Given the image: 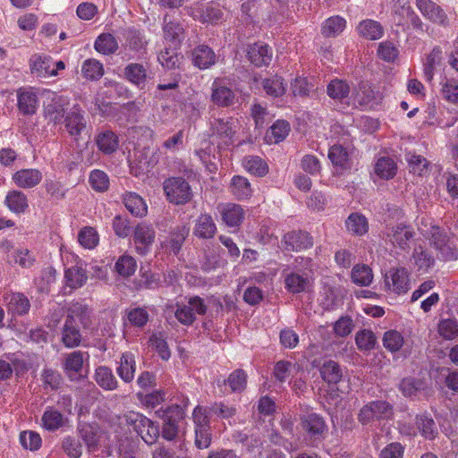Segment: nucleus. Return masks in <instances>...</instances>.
Instances as JSON below:
<instances>
[{
	"mask_svg": "<svg viewBox=\"0 0 458 458\" xmlns=\"http://www.w3.org/2000/svg\"><path fill=\"white\" fill-rule=\"evenodd\" d=\"M91 324L90 310L81 302H72L67 308V314L61 328V341L67 348H74L81 344L82 335L79 325L89 328Z\"/></svg>",
	"mask_w": 458,
	"mask_h": 458,
	"instance_id": "f257e3e1",
	"label": "nucleus"
},
{
	"mask_svg": "<svg viewBox=\"0 0 458 458\" xmlns=\"http://www.w3.org/2000/svg\"><path fill=\"white\" fill-rule=\"evenodd\" d=\"M418 230L431 242L440 259L445 260L457 259L458 250L453 240H451L443 229L434 224L430 217L421 216L418 218Z\"/></svg>",
	"mask_w": 458,
	"mask_h": 458,
	"instance_id": "f03ea898",
	"label": "nucleus"
},
{
	"mask_svg": "<svg viewBox=\"0 0 458 458\" xmlns=\"http://www.w3.org/2000/svg\"><path fill=\"white\" fill-rule=\"evenodd\" d=\"M123 420L147 445L155 444L160 436L158 424L141 413L129 411L123 415Z\"/></svg>",
	"mask_w": 458,
	"mask_h": 458,
	"instance_id": "7ed1b4c3",
	"label": "nucleus"
},
{
	"mask_svg": "<svg viewBox=\"0 0 458 458\" xmlns=\"http://www.w3.org/2000/svg\"><path fill=\"white\" fill-rule=\"evenodd\" d=\"M393 415V404L385 400H375L367 403L360 409L357 419L362 426H370L375 421L391 420Z\"/></svg>",
	"mask_w": 458,
	"mask_h": 458,
	"instance_id": "20e7f679",
	"label": "nucleus"
},
{
	"mask_svg": "<svg viewBox=\"0 0 458 458\" xmlns=\"http://www.w3.org/2000/svg\"><path fill=\"white\" fill-rule=\"evenodd\" d=\"M238 129V122L233 117L214 118L210 122V140L218 148H225L233 144V137Z\"/></svg>",
	"mask_w": 458,
	"mask_h": 458,
	"instance_id": "39448f33",
	"label": "nucleus"
},
{
	"mask_svg": "<svg viewBox=\"0 0 458 458\" xmlns=\"http://www.w3.org/2000/svg\"><path fill=\"white\" fill-rule=\"evenodd\" d=\"M156 413L163 420L162 437L167 441L174 440L179 432V423L185 415L184 408L179 404H172L157 411Z\"/></svg>",
	"mask_w": 458,
	"mask_h": 458,
	"instance_id": "423d86ee",
	"label": "nucleus"
},
{
	"mask_svg": "<svg viewBox=\"0 0 458 458\" xmlns=\"http://www.w3.org/2000/svg\"><path fill=\"white\" fill-rule=\"evenodd\" d=\"M208 310L204 300L199 296H191L186 303H176L174 316L183 326L190 327L196 320V315H205Z\"/></svg>",
	"mask_w": 458,
	"mask_h": 458,
	"instance_id": "0eeeda50",
	"label": "nucleus"
},
{
	"mask_svg": "<svg viewBox=\"0 0 458 458\" xmlns=\"http://www.w3.org/2000/svg\"><path fill=\"white\" fill-rule=\"evenodd\" d=\"M164 191L167 199L174 204L182 205L189 202L192 191L189 182L182 177H171L164 182Z\"/></svg>",
	"mask_w": 458,
	"mask_h": 458,
	"instance_id": "6e6552de",
	"label": "nucleus"
},
{
	"mask_svg": "<svg viewBox=\"0 0 458 458\" xmlns=\"http://www.w3.org/2000/svg\"><path fill=\"white\" fill-rule=\"evenodd\" d=\"M68 135L78 142L83 133L87 132L88 121L84 112L79 106H74L68 111L61 123Z\"/></svg>",
	"mask_w": 458,
	"mask_h": 458,
	"instance_id": "1a4fd4ad",
	"label": "nucleus"
},
{
	"mask_svg": "<svg viewBox=\"0 0 458 458\" xmlns=\"http://www.w3.org/2000/svg\"><path fill=\"white\" fill-rule=\"evenodd\" d=\"M301 426L307 436L317 445L324 440L327 433V426L322 416L311 412L301 417Z\"/></svg>",
	"mask_w": 458,
	"mask_h": 458,
	"instance_id": "9d476101",
	"label": "nucleus"
},
{
	"mask_svg": "<svg viewBox=\"0 0 458 458\" xmlns=\"http://www.w3.org/2000/svg\"><path fill=\"white\" fill-rule=\"evenodd\" d=\"M386 239L402 250H409L411 242L414 240L413 228L406 224L400 223L386 229Z\"/></svg>",
	"mask_w": 458,
	"mask_h": 458,
	"instance_id": "9b49d317",
	"label": "nucleus"
},
{
	"mask_svg": "<svg viewBox=\"0 0 458 458\" xmlns=\"http://www.w3.org/2000/svg\"><path fill=\"white\" fill-rule=\"evenodd\" d=\"M67 98L55 92L47 91V102L44 104L45 117L54 124H60L66 113Z\"/></svg>",
	"mask_w": 458,
	"mask_h": 458,
	"instance_id": "f8f14e48",
	"label": "nucleus"
},
{
	"mask_svg": "<svg viewBox=\"0 0 458 458\" xmlns=\"http://www.w3.org/2000/svg\"><path fill=\"white\" fill-rule=\"evenodd\" d=\"M211 101L220 107L235 104L236 93L225 79H215L211 86Z\"/></svg>",
	"mask_w": 458,
	"mask_h": 458,
	"instance_id": "ddd939ff",
	"label": "nucleus"
},
{
	"mask_svg": "<svg viewBox=\"0 0 458 458\" xmlns=\"http://www.w3.org/2000/svg\"><path fill=\"white\" fill-rule=\"evenodd\" d=\"M386 287L394 293H405L411 288L409 273L404 267L391 268L385 276Z\"/></svg>",
	"mask_w": 458,
	"mask_h": 458,
	"instance_id": "4468645a",
	"label": "nucleus"
},
{
	"mask_svg": "<svg viewBox=\"0 0 458 458\" xmlns=\"http://www.w3.org/2000/svg\"><path fill=\"white\" fill-rule=\"evenodd\" d=\"M287 267L282 272L285 290L292 294H299L308 292L310 287V280L307 274L288 271Z\"/></svg>",
	"mask_w": 458,
	"mask_h": 458,
	"instance_id": "2eb2a0df",
	"label": "nucleus"
},
{
	"mask_svg": "<svg viewBox=\"0 0 458 458\" xmlns=\"http://www.w3.org/2000/svg\"><path fill=\"white\" fill-rule=\"evenodd\" d=\"M156 233L152 225L146 223L139 224L134 230L133 241L137 253L146 255L155 241Z\"/></svg>",
	"mask_w": 458,
	"mask_h": 458,
	"instance_id": "dca6fc26",
	"label": "nucleus"
},
{
	"mask_svg": "<svg viewBox=\"0 0 458 458\" xmlns=\"http://www.w3.org/2000/svg\"><path fill=\"white\" fill-rule=\"evenodd\" d=\"M282 245L287 251H301L313 245V238L306 231H292L284 235Z\"/></svg>",
	"mask_w": 458,
	"mask_h": 458,
	"instance_id": "f3484780",
	"label": "nucleus"
},
{
	"mask_svg": "<svg viewBox=\"0 0 458 458\" xmlns=\"http://www.w3.org/2000/svg\"><path fill=\"white\" fill-rule=\"evenodd\" d=\"M192 64L199 70H207L214 66L217 62L215 51L206 44L196 46L191 54Z\"/></svg>",
	"mask_w": 458,
	"mask_h": 458,
	"instance_id": "a211bd4d",
	"label": "nucleus"
},
{
	"mask_svg": "<svg viewBox=\"0 0 458 458\" xmlns=\"http://www.w3.org/2000/svg\"><path fill=\"white\" fill-rule=\"evenodd\" d=\"M87 264L81 260H76L75 264L64 270L65 286L71 290L82 287L88 280Z\"/></svg>",
	"mask_w": 458,
	"mask_h": 458,
	"instance_id": "6ab92c4d",
	"label": "nucleus"
},
{
	"mask_svg": "<svg viewBox=\"0 0 458 458\" xmlns=\"http://www.w3.org/2000/svg\"><path fill=\"white\" fill-rule=\"evenodd\" d=\"M43 174L37 168H22L12 175L13 182L21 189L29 190L37 187L42 181Z\"/></svg>",
	"mask_w": 458,
	"mask_h": 458,
	"instance_id": "aec40b11",
	"label": "nucleus"
},
{
	"mask_svg": "<svg viewBox=\"0 0 458 458\" xmlns=\"http://www.w3.org/2000/svg\"><path fill=\"white\" fill-rule=\"evenodd\" d=\"M5 301L7 313L12 317V322L16 317L28 314L30 310V300L21 293H12L5 297Z\"/></svg>",
	"mask_w": 458,
	"mask_h": 458,
	"instance_id": "412c9836",
	"label": "nucleus"
},
{
	"mask_svg": "<svg viewBox=\"0 0 458 458\" xmlns=\"http://www.w3.org/2000/svg\"><path fill=\"white\" fill-rule=\"evenodd\" d=\"M416 6L421 14L430 21L442 26L447 25L448 20L445 13L431 0H416Z\"/></svg>",
	"mask_w": 458,
	"mask_h": 458,
	"instance_id": "4be33fe9",
	"label": "nucleus"
},
{
	"mask_svg": "<svg viewBox=\"0 0 458 458\" xmlns=\"http://www.w3.org/2000/svg\"><path fill=\"white\" fill-rule=\"evenodd\" d=\"M68 418L53 406H47L42 417L41 427L49 431L55 432L67 425Z\"/></svg>",
	"mask_w": 458,
	"mask_h": 458,
	"instance_id": "5701e85b",
	"label": "nucleus"
},
{
	"mask_svg": "<svg viewBox=\"0 0 458 458\" xmlns=\"http://www.w3.org/2000/svg\"><path fill=\"white\" fill-rule=\"evenodd\" d=\"M328 158L334 165L335 172L338 174H342L352 168L350 153L347 148L342 145H333L328 150Z\"/></svg>",
	"mask_w": 458,
	"mask_h": 458,
	"instance_id": "b1692460",
	"label": "nucleus"
},
{
	"mask_svg": "<svg viewBox=\"0 0 458 458\" xmlns=\"http://www.w3.org/2000/svg\"><path fill=\"white\" fill-rule=\"evenodd\" d=\"M247 56L257 67L267 66L272 60V50L267 44L259 42L249 47Z\"/></svg>",
	"mask_w": 458,
	"mask_h": 458,
	"instance_id": "393cba45",
	"label": "nucleus"
},
{
	"mask_svg": "<svg viewBox=\"0 0 458 458\" xmlns=\"http://www.w3.org/2000/svg\"><path fill=\"white\" fill-rule=\"evenodd\" d=\"M136 372L135 355L131 352H123L117 361L116 373L124 383H131Z\"/></svg>",
	"mask_w": 458,
	"mask_h": 458,
	"instance_id": "a878e982",
	"label": "nucleus"
},
{
	"mask_svg": "<svg viewBox=\"0 0 458 458\" xmlns=\"http://www.w3.org/2000/svg\"><path fill=\"white\" fill-rule=\"evenodd\" d=\"M29 64L32 74L43 78L55 77L54 70H50L53 64L52 57L46 55L34 54L30 58Z\"/></svg>",
	"mask_w": 458,
	"mask_h": 458,
	"instance_id": "bb28decb",
	"label": "nucleus"
},
{
	"mask_svg": "<svg viewBox=\"0 0 458 458\" xmlns=\"http://www.w3.org/2000/svg\"><path fill=\"white\" fill-rule=\"evenodd\" d=\"M415 424L417 433L419 432L426 439L433 440L438 435L437 424L427 411L416 415Z\"/></svg>",
	"mask_w": 458,
	"mask_h": 458,
	"instance_id": "cd10ccee",
	"label": "nucleus"
},
{
	"mask_svg": "<svg viewBox=\"0 0 458 458\" xmlns=\"http://www.w3.org/2000/svg\"><path fill=\"white\" fill-rule=\"evenodd\" d=\"M223 222L229 227H238L242 223L245 212L243 208L234 203H227L220 208Z\"/></svg>",
	"mask_w": 458,
	"mask_h": 458,
	"instance_id": "c85d7f7f",
	"label": "nucleus"
},
{
	"mask_svg": "<svg viewBox=\"0 0 458 458\" xmlns=\"http://www.w3.org/2000/svg\"><path fill=\"white\" fill-rule=\"evenodd\" d=\"M123 203L133 216L143 217L148 213V206L145 200L136 192H125L123 195Z\"/></svg>",
	"mask_w": 458,
	"mask_h": 458,
	"instance_id": "c756f323",
	"label": "nucleus"
},
{
	"mask_svg": "<svg viewBox=\"0 0 458 458\" xmlns=\"http://www.w3.org/2000/svg\"><path fill=\"white\" fill-rule=\"evenodd\" d=\"M216 233V225L210 215L201 214L195 221L193 234L199 239H211Z\"/></svg>",
	"mask_w": 458,
	"mask_h": 458,
	"instance_id": "7c9ffc66",
	"label": "nucleus"
},
{
	"mask_svg": "<svg viewBox=\"0 0 458 458\" xmlns=\"http://www.w3.org/2000/svg\"><path fill=\"white\" fill-rule=\"evenodd\" d=\"M443 61L442 49L439 47H434L426 56L423 64L424 78L428 81H431L435 73L441 68Z\"/></svg>",
	"mask_w": 458,
	"mask_h": 458,
	"instance_id": "2f4dec72",
	"label": "nucleus"
},
{
	"mask_svg": "<svg viewBox=\"0 0 458 458\" xmlns=\"http://www.w3.org/2000/svg\"><path fill=\"white\" fill-rule=\"evenodd\" d=\"M216 385L218 387L228 386L230 392L233 393H240L243 391L247 385V374L243 369H238L233 370L228 377L227 379H220L216 380Z\"/></svg>",
	"mask_w": 458,
	"mask_h": 458,
	"instance_id": "473e14b6",
	"label": "nucleus"
},
{
	"mask_svg": "<svg viewBox=\"0 0 458 458\" xmlns=\"http://www.w3.org/2000/svg\"><path fill=\"white\" fill-rule=\"evenodd\" d=\"M4 204L11 212L18 215L24 213L29 208L27 195L19 190L8 191Z\"/></svg>",
	"mask_w": 458,
	"mask_h": 458,
	"instance_id": "72a5a7b5",
	"label": "nucleus"
},
{
	"mask_svg": "<svg viewBox=\"0 0 458 458\" xmlns=\"http://www.w3.org/2000/svg\"><path fill=\"white\" fill-rule=\"evenodd\" d=\"M383 345L391 352L399 351L407 352L410 349V345L404 340L403 334L397 330H388L384 334Z\"/></svg>",
	"mask_w": 458,
	"mask_h": 458,
	"instance_id": "f704fd0d",
	"label": "nucleus"
},
{
	"mask_svg": "<svg viewBox=\"0 0 458 458\" xmlns=\"http://www.w3.org/2000/svg\"><path fill=\"white\" fill-rule=\"evenodd\" d=\"M124 77L131 84L143 89L147 82V70L141 64L131 63L124 68Z\"/></svg>",
	"mask_w": 458,
	"mask_h": 458,
	"instance_id": "c9c22d12",
	"label": "nucleus"
},
{
	"mask_svg": "<svg viewBox=\"0 0 458 458\" xmlns=\"http://www.w3.org/2000/svg\"><path fill=\"white\" fill-rule=\"evenodd\" d=\"M96 144L104 155H110L118 148L119 140L114 131L106 130L96 136Z\"/></svg>",
	"mask_w": 458,
	"mask_h": 458,
	"instance_id": "e433bc0d",
	"label": "nucleus"
},
{
	"mask_svg": "<svg viewBox=\"0 0 458 458\" xmlns=\"http://www.w3.org/2000/svg\"><path fill=\"white\" fill-rule=\"evenodd\" d=\"M78 432L81 440L85 443L89 451H95L98 448L99 436L98 427L94 424L80 422L78 424Z\"/></svg>",
	"mask_w": 458,
	"mask_h": 458,
	"instance_id": "4c0bfd02",
	"label": "nucleus"
},
{
	"mask_svg": "<svg viewBox=\"0 0 458 458\" xmlns=\"http://www.w3.org/2000/svg\"><path fill=\"white\" fill-rule=\"evenodd\" d=\"M38 106V99L31 89H23L18 92V108L26 115H32L36 113Z\"/></svg>",
	"mask_w": 458,
	"mask_h": 458,
	"instance_id": "58836bf2",
	"label": "nucleus"
},
{
	"mask_svg": "<svg viewBox=\"0 0 458 458\" xmlns=\"http://www.w3.org/2000/svg\"><path fill=\"white\" fill-rule=\"evenodd\" d=\"M321 378L329 386L337 385L343 377V370L335 360H326L319 368Z\"/></svg>",
	"mask_w": 458,
	"mask_h": 458,
	"instance_id": "ea45409f",
	"label": "nucleus"
},
{
	"mask_svg": "<svg viewBox=\"0 0 458 458\" xmlns=\"http://www.w3.org/2000/svg\"><path fill=\"white\" fill-rule=\"evenodd\" d=\"M351 91L348 82L342 79H333L327 85V96L335 102H342L349 97Z\"/></svg>",
	"mask_w": 458,
	"mask_h": 458,
	"instance_id": "a19ab883",
	"label": "nucleus"
},
{
	"mask_svg": "<svg viewBox=\"0 0 458 458\" xmlns=\"http://www.w3.org/2000/svg\"><path fill=\"white\" fill-rule=\"evenodd\" d=\"M347 231L352 235L362 236L369 231V222L367 217L358 212L349 215L345 220Z\"/></svg>",
	"mask_w": 458,
	"mask_h": 458,
	"instance_id": "79ce46f5",
	"label": "nucleus"
},
{
	"mask_svg": "<svg viewBox=\"0 0 458 458\" xmlns=\"http://www.w3.org/2000/svg\"><path fill=\"white\" fill-rule=\"evenodd\" d=\"M346 28V20L334 15L325 20L321 25V34L326 38H335Z\"/></svg>",
	"mask_w": 458,
	"mask_h": 458,
	"instance_id": "37998d69",
	"label": "nucleus"
},
{
	"mask_svg": "<svg viewBox=\"0 0 458 458\" xmlns=\"http://www.w3.org/2000/svg\"><path fill=\"white\" fill-rule=\"evenodd\" d=\"M374 172L380 179L390 180L396 174L397 165L394 158L381 157L375 163Z\"/></svg>",
	"mask_w": 458,
	"mask_h": 458,
	"instance_id": "c03bdc74",
	"label": "nucleus"
},
{
	"mask_svg": "<svg viewBox=\"0 0 458 458\" xmlns=\"http://www.w3.org/2000/svg\"><path fill=\"white\" fill-rule=\"evenodd\" d=\"M95 380L104 390L112 391L118 387V381L113 371L106 366H99L95 370Z\"/></svg>",
	"mask_w": 458,
	"mask_h": 458,
	"instance_id": "a18cd8bd",
	"label": "nucleus"
},
{
	"mask_svg": "<svg viewBox=\"0 0 458 458\" xmlns=\"http://www.w3.org/2000/svg\"><path fill=\"white\" fill-rule=\"evenodd\" d=\"M244 169L257 177H264L268 173L267 162L259 156H246L242 160Z\"/></svg>",
	"mask_w": 458,
	"mask_h": 458,
	"instance_id": "49530a36",
	"label": "nucleus"
},
{
	"mask_svg": "<svg viewBox=\"0 0 458 458\" xmlns=\"http://www.w3.org/2000/svg\"><path fill=\"white\" fill-rule=\"evenodd\" d=\"M359 34L369 40H377L383 36L384 29L382 25L374 20H364L357 27Z\"/></svg>",
	"mask_w": 458,
	"mask_h": 458,
	"instance_id": "de8ad7c7",
	"label": "nucleus"
},
{
	"mask_svg": "<svg viewBox=\"0 0 458 458\" xmlns=\"http://www.w3.org/2000/svg\"><path fill=\"white\" fill-rule=\"evenodd\" d=\"M231 191L239 200L249 199L252 195V188L249 180L241 175H234L231 181Z\"/></svg>",
	"mask_w": 458,
	"mask_h": 458,
	"instance_id": "09e8293b",
	"label": "nucleus"
},
{
	"mask_svg": "<svg viewBox=\"0 0 458 458\" xmlns=\"http://www.w3.org/2000/svg\"><path fill=\"white\" fill-rule=\"evenodd\" d=\"M96 51L102 55H112L118 49V42L111 33H101L95 40Z\"/></svg>",
	"mask_w": 458,
	"mask_h": 458,
	"instance_id": "8fccbe9b",
	"label": "nucleus"
},
{
	"mask_svg": "<svg viewBox=\"0 0 458 458\" xmlns=\"http://www.w3.org/2000/svg\"><path fill=\"white\" fill-rule=\"evenodd\" d=\"M125 47L131 51L139 52L145 48L147 40L142 31L135 28H128L124 33Z\"/></svg>",
	"mask_w": 458,
	"mask_h": 458,
	"instance_id": "3c124183",
	"label": "nucleus"
},
{
	"mask_svg": "<svg viewBox=\"0 0 458 458\" xmlns=\"http://www.w3.org/2000/svg\"><path fill=\"white\" fill-rule=\"evenodd\" d=\"M412 260L420 271H428L435 263L431 252L420 245L414 248Z\"/></svg>",
	"mask_w": 458,
	"mask_h": 458,
	"instance_id": "603ef678",
	"label": "nucleus"
},
{
	"mask_svg": "<svg viewBox=\"0 0 458 458\" xmlns=\"http://www.w3.org/2000/svg\"><path fill=\"white\" fill-rule=\"evenodd\" d=\"M261 86L267 95L278 98L284 94L285 84L282 77L275 75L261 81Z\"/></svg>",
	"mask_w": 458,
	"mask_h": 458,
	"instance_id": "864d4df0",
	"label": "nucleus"
},
{
	"mask_svg": "<svg viewBox=\"0 0 458 458\" xmlns=\"http://www.w3.org/2000/svg\"><path fill=\"white\" fill-rule=\"evenodd\" d=\"M351 276L352 283L360 286H369L373 281L372 269L365 264L355 265Z\"/></svg>",
	"mask_w": 458,
	"mask_h": 458,
	"instance_id": "5fc2aeb1",
	"label": "nucleus"
},
{
	"mask_svg": "<svg viewBox=\"0 0 458 458\" xmlns=\"http://www.w3.org/2000/svg\"><path fill=\"white\" fill-rule=\"evenodd\" d=\"M425 387L423 380L415 377H405L399 384V390L407 398H415Z\"/></svg>",
	"mask_w": 458,
	"mask_h": 458,
	"instance_id": "6e6d98bb",
	"label": "nucleus"
},
{
	"mask_svg": "<svg viewBox=\"0 0 458 458\" xmlns=\"http://www.w3.org/2000/svg\"><path fill=\"white\" fill-rule=\"evenodd\" d=\"M128 323L137 328H143L149 320V314L145 307H134L127 310Z\"/></svg>",
	"mask_w": 458,
	"mask_h": 458,
	"instance_id": "4d7b16f0",
	"label": "nucleus"
},
{
	"mask_svg": "<svg viewBox=\"0 0 458 458\" xmlns=\"http://www.w3.org/2000/svg\"><path fill=\"white\" fill-rule=\"evenodd\" d=\"M137 268L135 259L130 255L124 254L118 258L114 264L115 272L122 277L131 276Z\"/></svg>",
	"mask_w": 458,
	"mask_h": 458,
	"instance_id": "13d9d810",
	"label": "nucleus"
},
{
	"mask_svg": "<svg viewBox=\"0 0 458 458\" xmlns=\"http://www.w3.org/2000/svg\"><path fill=\"white\" fill-rule=\"evenodd\" d=\"M90 187L97 192H105L109 189V177L107 174L99 169H94L89 176Z\"/></svg>",
	"mask_w": 458,
	"mask_h": 458,
	"instance_id": "bf43d9fd",
	"label": "nucleus"
},
{
	"mask_svg": "<svg viewBox=\"0 0 458 458\" xmlns=\"http://www.w3.org/2000/svg\"><path fill=\"white\" fill-rule=\"evenodd\" d=\"M438 333L445 340L458 337V320L454 318H443L438 323Z\"/></svg>",
	"mask_w": 458,
	"mask_h": 458,
	"instance_id": "052dcab7",
	"label": "nucleus"
},
{
	"mask_svg": "<svg viewBox=\"0 0 458 458\" xmlns=\"http://www.w3.org/2000/svg\"><path fill=\"white\" fill-rule=\"evenodd\" d=\"M78 242L85 249H94L99 242L98 233L91 226L83 227L78 233Z\"/></svg>",
	"mask_w": 458,
	"mask_h": 458,
	"instance_id": "680f3d73",
	"label": "nucleus"
},
{
	"mask_svg": "<svg viewBox=\"0 0 458 458\" xmlns=\"http://www.w3.org/2000/svg\"><path fill=\"white\" fill-rule=\"evenodd\" d=\"M81 72L88 80H98L104 73L103 64L96 59H87L82 64Z\"/></svg>",
	"mask_w": 458,
	"mask_h": 458,
	"instance_id": "e2e57ef3",
	"label": "nucleus"
},
{
	"mask_svg": "<svg viewBox=\"0 0 458 458\" xmlns=\"http://www.w3.org/2000/svg\"><path fill=\"white\" fill-rule=\"evenodd\" d=\"M210 412L209 408L196 406L192 412V420L195 430L210 428Z\"/></svg>",
	"mask_w": 458,
	"mask_h": 458,
	"instance_id": "0e129e2a",
	"label": "nucleus"
},
{
	"mask_svg": "<svg viewBox=\"0 0 458 458\" xmlns=\"http://www.w3.org/2000/svg\"><path fill=\"white\" fill-rule=\"evenodd\" d=\"M440 85L443 98L450 103H458V81L445 78Z\"/></svg>",
	"mask_w": 458,
	"mask_h": 458,
	"instance_id": "69168bd1",
	"label": "nucleus"
},
{
	"mask_svg": "<svg viewBox=\"0 0 458 458\" xmlns=\"http://www.w3.org/2000/svg\"><path fill=\"white\" fill-rule=\"evenodd\" d=\"M20 443L25 449L37 451L41 447L42 439L35 431H22L20 434Z\"/></svg>",
	"mask_w": 458,
	"mask_h": 458,
	"instance_id": "338daca9",
	"label": "nucleus"
},
{
	"mask_svg": "<svg viewBox=\"0 0 458 458\" xmlns=\"http://www.w3.org/2000/svg\"><path fill=\"white\" fill-rule=\"evenodd\" d=\"M223 11L218 4L207 5L201 10V21L203 23L217 24L223 19Z\"/></svg>",
	"mask_w": 458,
	"mask_h": 458,
	"instance_id": "774afa93",
	"label": "nucleus"
}]
</instances>
